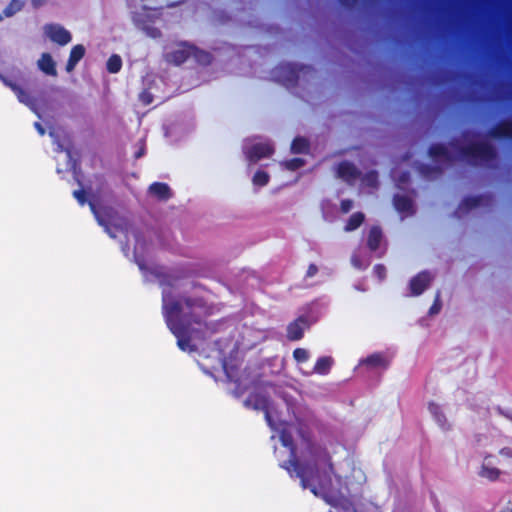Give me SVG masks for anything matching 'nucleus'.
<instances>
[{
	"label": "nucleus",
	"mask_w": 512,
	"mask_h": 512,
	"mask_svg": "<svg viewBox=\"0 0 512 512\" xmlns=\"http://www.w3.org/2000/svg\"><path fill=\"white\" fill-rule=\"evenodd\" d=\"M0 80L6 87L10 88L15 93L19 102L25 104L35 111L36 99L31 96V94L27 92L19 83L2 74H0Z\"/></svg>",
	"instance_id": "0eeeda50"
},
{
	"label": "nucleus",
	"mask_w": 512,
	"mask_h": 512,
	"mask_svg": "<svg viewBox=\"0 0 512 512\" xmlns=\"http://www.w3.org/2000/svg\"><path fill=\"white\" fill-rule=\"evenodd\" d=\"M317 272H318V267L312 263L308 266V269L306 271V277L307 278L314 277L317 274Z\"/></svg>",
	"instance_id": "ea45409f"
},
{
	"label": "nucleus",
	"mask_w": 512,
	"mask_h": 512,
	"mask_svg": "<svg viewBox=\"0 0 512 512\" xmlns=\"http://www.w3.org/2000/svg\"><path fill=\"white\" fill-rule=\"evenodd\" d=\"M315 72L309 65H298L295 63H281L272 70L273 78L287 88L295 87L298 84L300 75H311Z\"/></svg>",
	"instance_id": "39448f33"
},
{
	"label": "nucleus",
	"mask_w": 512,
	"mask_h": 512,
	"mask_svg": "<svg viewBox=\"0 0 512 512\" xmlns=\"http://www.w3.org/2000/svg\"><path fill=\"white\" fill-rule=\"evenodd\" d=\"M371 175L374 177V179H376V177H377L376 172H372Z\"/></svg>",
	"instance_id": "3c124183"
},
{
	"label": "nucleus",
	"mask_w": 512,
	"mask_h": 512,
	"mask_svg": "<svg viewBox=\"0 0 512 512\" xmlns=\"http://www.w3.org/2000/svg\"><path fill=\"white\" fill-rule=\"evenodd\" d=\"M151 101H152V97L151 96L148 97V100H143L144 104H150Z\"/></svg>",
	"instance_id": "de8ad7c7"
},
{
	"label": "nucleus",
	"mask_w": 512,
	"mask_h": 512,
	"mask_svg": "<svg viewBox=\"0 0 512 512\" xmlns=\"http://www.w3.org/2000/svg\"><path fill=\"white\" fill-rule=\"evenodd\" d=\"M274 146L270 142H259L246 149L245 155L250 162L256 163L263 158H268L274 153Z\"/></svg>",
	"instance_id": "6e6552de"
},
{
	"label": "nucleus",
	"mask_w": 512,
	"mask_h": 512,
	"mask_svg": "<svg viewBox=\"0 0 512 512\" xmlns=\"http://www.w3.org/2000/svg\"><path fill=\"white\" fill-rule=\"evenodd\" d=\"M23 2L20 0H11L10 3L3 10L5 17H11L23 8Z\"/></svg>",
	"instance_id": "7c9ffc66"
},
{
	"label": "nucleus",
	"mask_w": 512,
	"mask_h": 512,
	"mask_svg": "<svg viewBox=\"0 0 512 512\" xmlns=\"http://www.w3.org/2000/svg\"><path fill=\"white\" fill-rule=\"evenodd\" d=\"M484 198L485 197L482 195L467 196L462 200L459 208L464 209L465 211H470L472 209L479 207L482 204Z\"/></svg>",
	"instance_id": "bb28decb"
},
{
	"label": "nucleus",
	"mask_w": 512,
	"mask_h": 512,
	"mask_svg": "<svg viewBox=\"0 0 512 512\" xmlns=\"http://www.w3.org/2000/svg\"><path fill=\"white\" fill-rule=\"evenodd\" d=\"M489 135L496 139L512 140V119L501 120L490 129Z\"/></svg>",
	"instance_id": "4468645a"
},
{
	"label": "nucleus",
	"mask_w": 512,
	"mask_h": 512,
	"mask_svg": "<svg viewBox=\"0 0 512 512\" xmlns=\"http://www.w3.org/2000/svg\"><path fill=\"white\" fill-rule=\"evenodd\" d=\"M353 207V201L351 199H343L340 202V210L342 213H348Z\"/></svg>",
	"instance_id": "58836bf2"
},
{
	"label": "nucleus",
	"mask_w": 512,
	"mask_h": 512,
	"mask_svg": "<svg viewBox=\"0 0 512 512\" xmlns=\"http://www.w3.org/2000/svg\"><path fill=\"white\" fill-rule=\"evenodd\" d=\"M2 19V17L0 16V20Z\"/></svg>",
	"instance_id": "864d4df0"
},
{
	"label": "nucleus",
	"mask_w": 512,
	"mask_h": 512,
	"mask_svg": "<svg viewBox=\"0 0 512 512\" xmlns=\"http://www.w3.org/2000/svg\"><path fill=\"white\" fill-rule=\"evenodd\" d=\"M427 169H428V170H436V171H438V172H440V171H441V168H440V167H434V168H432V167H427Z\"/></svg>",
	"instance_id": "49530a36"
},
{
	"label": "nucleus",
	"mask_w": 512,
	"mask_h": 512,
	"mask_svg": "<svg viewBox=\"0 0 512 512\" xmlns=\"http://www.w3.org/2000/svg\"><path fill=\"white\" fill-rule=\"evenodd\" d=\"M353 263L355 266L360 267L359 262L356 259H353Z\"/></svg>",
	"instance_id": "8fccbe9b"
},
{
	"label": "nucleus",
	"mask_w": 512,
	"mask_h": 512,
	"mask_svg": "<svg viewBox=\"0 0 512 512\" xmlns=\"http://www.w3.org/2000/svg\"><path fill=\"white\" fill-rule=\"evenodd\" d=\"M499 453H500V455L505 456V457H509V458L512 457V449L509 447L502 448L499 451Z\"/></svg>",
	"instance_id": "a19ab883"
},
{
	"label": "nucleus",
	"mask_w": 512,
	"mask_h": 512,
	"mask_svg": "<svg viewBox=\"0 0 512 512\" xmlns=\"http://www.w3.org/2000/svg\"><path fill=\"white\" fill-rule=\"evenodd\" d=\"M284 166L286 169L295 171L305 165V160L302 158H292L290 160L285 161Z\"/></svg>",
	"instance_id": "473e14b6"
},
{
	"label": "nucleus",
	"mask_w": 512,
	"mask_h": 512,
	"mask_svg": "<svg viewBox=\"0 0 512 512\" xmlns=\"http://www.w3.org/2000/svg\"><path fill=\"white\" fill-rule=\"evenodd\" d=\"M144 151L143 150H140L136 153L135 157L136 158H140L142 155H143Z\"/></svg>",
	"instance_id": "a18cd8bd"
},
{
	"label": "nucleus",
	"mask_w": 512,
	"mask_h": 512,
	"mask_svg": "<svg viewBox=\"0 0 512 512\" xmlns=\"http://www.w3.org/2000/svg\"><path fill=\"white\" fill-rule=\"evenodd\" d=\"M373 272L379 280H383L386 277V267L383 264H376Z\"/></svg>",
	"instance_id": "4c0bfd02"
},
{
	"label": "nucleus",
	"mask_w": 512,
	"mask_h": 512,
	"mask_svg": "<svg viewBox=\"0 0 512 512\" xmlns=\"http://www.w3.org/2000/svg\"><path fill=\"white\" fill-rule=\"evenodd\" d=\"M247 406H251L255 410H261L265 414L266 421L272 426V419L269 413L270 399L261 393H252L245 401Z\"/></svg>",
	"instance_id": "1a4fd4ad"
},
{
	"label": "nucleus",
	"mask_w": 512,
	"mask_h": 512,
	"mask_svg": "<svg viewBox=\"0 0 512 512\" xmlns=\"http://www.w3.org/2000/svg\"><path fill=\"white\" fill-rule=\"evenodd\" d=\"M280 441L281 444L289 449V459L281 464V467L285 470H287L290 474L292 471L296 473V476L300 479V483L302 487H305L308 482V476L312 475L313 473L317 472L316 468L309 467V466H301V463L298 460L297 457V447L294 443V439L292 434L287 431L286 429H283L280 433Z\"/></svg>",
	"instance_id": "20e7f679"
},
{
	"label": "nucleus",
	"mask_w": 512,
	"mask_h": 512,
	"mask_svg": "<svg viewBox=\"0 0 512 512\" xmlns=\"http://www.w3.org/2000/svg\"><path fill=\"white\" fill-rule=\"evenodd\" d=\"M365 220V215L362 212L353 213L345 224L344 230L351 232L358 229Z\"/></svg>",
	"instance_id": "a878e982"
},
{
	"label": "nucleus",
	"mask_w": 512,
	"mask_h": 512,
	"mask_svg": "<svg viewBox=\"0 0 512 512\" xmlns=\"http://www.w3.org/2000/svg\"><path fill=\"white\" fill-rule=\"evenodd\" d=\"M184 0H178V3L183 2Z\"/></svg>",
	"instance_id": "603ef678"
},
{
	"label": "nucleus",
	"mask_w": 512,
	"mask_h": 512,
	"mask_svg": "<svg viewBox=\"0 0 512 512\" xmlns=\"http://www.w3.org/2000/svg\"><path fill=\"white\" fill-rule=\"evenodd\" d=\"M428 153L432 158L443 157L446 159H450L449 151L444 144L436 143L430 145V147L428 148Z\"/></svg>",
	"instance_id": "c85d7f7f"
},
{
	"label": "nucleus",
	"mask_w": 512,
	"mask_h": 512,
	"mask_svg": "<svg viewBox=\"0 0 512 512\" xmlns=\"http://www.w3.org/2000/svg\"><path fill=\"white\" fill-rule=\"evenodd\" d=\"M45 33L51 41L60 46H64L72 40L71 33L58 24L46 25Z\"/></svg>",
	"instance_id": "9d476101"
},
{
	"label": "nucleus",
	"mask_w": 512,
	"mask_h": 512,
	"mask_svg": "<svg viewBox=\"0 0 512 512\" xmlns=\"http://www.w3.org/2000/svg\"><path fill=\"white\" fill-rule=\"evenodd\" d=\"M34 7H40L46 0H31Z\"/></svg>",
	"instance_id": "c03bdc74"
},
{
	"label": "nucleus",
	"mask_w": 512,
	"mask_h": 512,
	"mask_svg": "<svg viewBox=\"0 0 512 512\" xmlns=\"http://www.w3.org/2000/svg\"><path fill=\"white\" fill-rule=\"evenodd\" d=\"M38 66L41 71L50 76H56L57 70L55 62L49 53H43L38 61Z\"/></svg>",
	"instance_id": "412c9836"
},
{
	"label": "nucleus",
	"mask_w": 512,
	"mask_h": 512,
	"mask_svg": "<svg viewBox=\"0 0 512 512\" xmlns=\"http://www.w3.org/2000/svg\"><path fill=\"white\" fill-rule=\"evenodd\" d=\"M393 205L399 213L406 215H412L414 213L413 202L408 196L394 195Z\"/></svg>",
	"instance_id": "a211bd4d"
},
{
	"label": "nucleus",
	"mask_w": 512,
	"mask_h": 512,
	"mask_svg": "<svg viewBox=\"0 0 512 512\" xmlns=\"http://www.w3.org/2000/svg\"><path fill=\"white\" fill-rule=\"evenodd\" d=\"M360 363L373 368H387L389 364L386 358L381 353H373L367 356L365 359H363Z\"/></svg>",
	"instance_id": "5701e85b"
},
{
	"label": "nucleus",
	"mask_w": 512,
	"mask_h": 512,
	"mask_svg": "<svg viewBox=\"0 0 512 512\" xmlns=\"http://www.w3.org/2000/svg\"><path fill=\"white\" fill-rule=\"evenodd\" d=\"M307 449L310 461L301 463V466H309L317 469L316 473L308 476V482L303 489L309 488L310 491L318 496L319 492L327 491L332 484V475H335L334 464L328 449L319 444L306 439Z\"/></svg>",
	"instance_id": "f03ea898"
},
{
	"label": "nucleus",
	"mask_w": 512,
	"mask_h": 512,
	"mask_svg": "<svg viewBox=\"0 0 512 512\" xmlns=\"http://www.w3.org/2000/svg\"><path fill=\"white\" fill-rule=\"evenodd\" d=\"M500 512H512V508H505L501 510Z\"/></svg>",
	"instance_id": "09e8293b"
},
{
	"label": "nucleus",
	"mask_w": 512,
	"mask_h": 512,
	"mask_svg": "<svg viewBox=\"0 0 512 512\" xmlns=\"http://www.w3.org/2000/svg\"><path fill=\"white\" fill-rule=\"evenodd\" d=\"M149 193L160 201H166L171 198L170 187L163 182H154L149 186Z\"/></svg>",
	"instance_id": "6ab92c4d"
},
{
	"label": "nucleus",
	"mask_w": 512,
	"mask_h": 512,
	"mask_svg": "<svg viewBox=\"0 0 512 512\" xmlns=\"http://www.w3.org/2000/svg\"><path fill=\"white\" fill-rule=\"evenodd\" d=\"M195 47L192 45H187L186 43H182L180 47L176 50L166 53L165 59L169 63H173L175 65L183 64L194 52Z\"/></svg>",
	"instance_id": "9b49d317"
},
{
	"label": "nucleus",
	"mask_w": 512,
	"mask_h": 512,
	"mask_svg": "<svg viewBox=\"0 0 512 512\" xmlns=\"http://www.w3.org/2000/svg\"><path fill=\"white\" fill-rule=\"evenodd\" d=\"M310 144L309 141L304 138L297 136L291 143V152L295 154H306L309 152Z\"/></svg>",
	"instance_id": "393cba45"
},
{
	"label": "nucleus",
	"mask_w": 512,
	"mask_h": 512,
	"mask_svg": "<svg viewBox=\"0 0 512 512\" xmlns=\"http://www.w3.org/2000/svg\"><path fill=\"white\" fill-rule=\"evenodd\" d=\"M441 308H442V302L440 299V292H437L434 302L429 309V314L430 315L438 314L440 312Z\"/></svg>",
	"instance_id": "c9c22d12"
},
{
	"label": "nucleus",
	"mask_w": 512,
	"mask_h": 512,
	"mask_svg": "<svg viewBox=\"0 0 512 512\" xmlns=\"http://www.w3.org/2000/svg\"><path fill=\"white\" fill-rule=\"evenodd\" d=\"M308 326L307 319L304 316L298 317L287 327V338L290 341H298L304 336V329Z\"/></svg>",
	"instance_id": "ddd939ff"
},
{
	"label": "nucleus",
	"mask_w": 512,
	"mask_h": 512,
	"mask_svg": "<svg viewBox=\"0 0 512 512\" xmlns=\"http://www.w3.org/2000/svg\"><path fill=\"white\" fill-rule=\"evenodd\" d=\"M293 358L298 363L306 362L309 359V352L304 348H296L293 351Z\"/></svg>",
	"instance_id": "72a5a7b5"
},
{
	"label": "nucleus",
	"mask_w": 512,
	"mask_h": 512,
	"mask_svg": "<svg viewBox=\"0 0 512 512\" xmlns=\"http://www.w3.org/2000/svg\"><path fill=\"white\" fill-rule=\"evenodd\" d=\"M73 197L78 201V203L83 206L87 202L86 192L83 189H78L73 191Z\"/></svg>",
	"instance_id": "e433bc0d"
},
{
	"label": "nucleus",
	"mask_w": 512,
	"mask_h": 512,
	"mask_svg": "<svg viewBox=\"0 0 512 512\" xmlns=\"http://www.w3.org/2000/svg\"><path fill=\"white\" fill-rule=\"evenodd\" d=\"M106 68L109 73H118L122 68V60L119 55H111L106 63Z\"/></svg>",
	"instance_id": "c756f323"
},
{
	"label": "nucleus",
	"mask_w": 512,
	"mask_h": 512,
	"mask_svg": "<svg viewBox=\"0 0 512 512\" xmlns=\"http://www.w3.org/2000/svg\"><path fill=\"white\" fill-rule=\"evenodd\" d=\"M85 52L86 49L82 44H77L72 47L65 67L68 73L75 69L79 61L85 56Z\"/></svg>",
	"instance_id": "f3484780"
},
{
	"label": "nucleus",
	"mask_w": 512,
	"mask_h": 512,
	"mask_svg": "<svg viewBox=\"0 0 512 512\" xmlns=\"http://www.w3.org/2000/svg\"><path fill=\"white\" fill-rule=\"evenodd\" d=\"M333 362V358L330 356H322L318 358L313 367V373L318 375H327L332 368Z\"/></svg>",
	"instance_id": "4be33fe9"
},
{
	"label": "nucleus",
	"mask_w": 512,
	"mask_h": 512,
	"mask_svg": "<svg viewBox=\"0 0 512 512\" xmlns=\"http://www.w3.org/2000/svg\"><path fill=\"white\" fill-rule=\"evenodd\" d=\"M383 239L382 229L379 226H372L367 236V247L370 251H376L379 249Z\"/></svg>",
	"instance_id": "aec40b11"
},
{
	"label": "nucleus",
	"mask_w": 512,
	"mask_h": 512,
	"mask_svg": "<svg viewBox=\"0 0 512 512\" xmlns=\"http://www.w3.org/2000/svg\"><path fill=\"white\" fill-rule=\"evenodd\" d=\"M432 276L428 271H421L410 280V291L413 296L421 295L430 285Z\"/></svg>",
	"instance_id": "f8f14e48"
},
{
	"label": "nucleus",
	"mask_w": 512,
	"mask_h": 512,
	"mask_svg": "<svg viewBox=\"0 0 512 512\" xmlns=\"http://www.w3.org/2000/svg\"><path fill=\"white\" fill-rule=\"evenodd\" d=\"M339 2L344 7L351 8V7H353L356 4L357 0H339Z\"/></svg>",
	"instance_id": "79ce46f5"
},
{
	"label": "nucleus",
	"mask_w": 512,
	"mask_h": 512,
	"mask_svg": "<svg viewBox=\"0 0 512 512\" xmlns=\"http://www.w3.org/2000/svg\"><path fill=\"white\" fill-rule=\"evenodd\" d=\"M489 464L490 463L488 462V457H486L485 461L482 465L480 475L482 477H485V478L491 480V481H494V480L498 479V477L501 474V471L498 468L490 467Z\"/></svg>",
	"instance_id": "cd10ccee"
},
{
	"label": "nucleus",
	"mask_w": 512,
	"mask_h": 512,
	"mask_svg": "<svg viewBox=\"0 0 512 512\" xmlns=\"http://www.w3.org/2000/svg\"><path fill=\"white\" fill-rule=\"evenodd\" d=\"M34 126H35L36 130L39 132L40 135H44L45 134V129L43 128V126L39 122H35Z\"/></svg>",
	"instance_id": "37998d69"
},
{
	"label": "nucleus",
	"mask_w": 512,
	"mask_h": 512,
	"mask_svg": "<svg viewBox=\"0 0 512 512\" xmlns=\"http://www.w3.org/2000/svg\"><path fill=\"white\" fill-rule=\"evenodd\" d=\"M428 408L438 425L444 430L449 429L450 426L447 423V419L444 413L441 411L440 406L435 403H430Z\"/></svg>",
	"instance_id": "b1692460"
},
{
	"label": "nucleus",
	"mask_w": 512,
	"mask_h": 512,
	"mask_svg": "<svg viewBox=\"0 0 512 512\" xmlns=\"http://www.w3.org/2000/svg\"><path fill=\"white\" fill-rule=\"evenodd\" d=\"M270 176L267 172L258 170L253 176V184L256 186H265L268 184Z\"/></svg>",
	"instance_id": "2f4dec72"
},
{
	"label": "nucleus",
	"mask_w": 512,
	"mask_h": 512,
	"mask_svg": "<svg viewBox=\"0 0 512 512\" xmlns=\"http://www.w3.org/2000/svg\"><path fill=\"white\" fill-rule=\"evenodd\" d=\"M192 55L195 56L197 60L203 64H209L211 62V54L205 51H200L196 47Z\"/></svg>",
	"instance_id": "f704fd0d"
},
{
	"label": "nucleus",
	"mask_w": 512,
	"mask_h": 512,
	"mask_svg": "<svg viewBox=\"0 0 512 512\" xmlns=\"http://www.w3.org/2000/svg\"><path fill=\"white\" fill-rule=\"evenodd\" d=\"M208 311L209 307L202 297H174L169 291H162V314L182 351H195L196 347L191 343L193 325H201Z\"/></svg>",
	"instance_id": "f257e3e1"
},
{
	"label": "nucleus",
	"mask_w": 512,
	"mask_h": 512,
	"mask_svg": "<svg viewBox=\"0 0 512 512\" xmlns=\"http://www.w3.org/2000/svg\"><path fill=\"white\" fill-rule=\"evenodd\" d=\"M89 207L98 224L111 238H116L115 231L128 232L129 221L124 217L117 218V211L113 207L101 206L98 208L93 202H89Z\"/></svg>",
	"instance_id": "7ed1b4c3"
},
{
	"label": "nucleus",
	"mask_w": 512,
	"mask_h": 512,
	"mask_svg": "<svg viewBox=\"0 0 512 512\" xmlns=\"http://www.w3.org/2000/svg\"><path fill=\"white\" fill-rule=\"evenodd\" d=\"M360 175V172L356 166L348 161H342L337 167V176L346 182H352L356 180Z\"/></svg>",
	"instance_id": "2eb2a0df"
},
{
	"label": "nucleus",
	"mask_w": 512,
	"mask_h": 512,
	"mask_svg": "<svg viewBox=\"0 0 512 512\" xmlns=\"http://www.w3.org/2000/svg\"><path fill=\"white\" fill-rule=\"evenodd\" d=\"M322 494V497L324 500L334 506L335 508L339 509V512H357L356 508L354 507L353 503L349 501L348 499L341 497L339 499H335L327 495L326 491L320 492Z\"/></svg>",
	"instance_id": "dca6fc26"
},
{
	"label": "nucleus",
	"mask_w": 512,
	"mask_h": 512,
	"mask_svg": "<svg viewBox=\"0 0 512 512\" xmlns=\"http://www.w3.org/2000/svg\"><path fill=\"white\" fill-rule=\"evenodd\" d=\"M460 156L469 163L492 161L496 158V150L487 142H475L459 148Z\"/></svg>",
	"instance_id": "423d86ee"
}]
</instances>
